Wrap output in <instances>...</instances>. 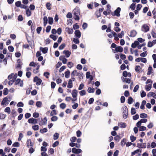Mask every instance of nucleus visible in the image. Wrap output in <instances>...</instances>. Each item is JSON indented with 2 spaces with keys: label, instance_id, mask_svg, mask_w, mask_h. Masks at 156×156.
I'll return each mask as SVG.
<instances>
[{
  "label": "nucleus",
  "instance_id": "f257e3e1",
  "mask_svg": "<svg viewBox=\"0 0 156 156\" xmlns=\"http://www.w3.org/2000/svg\"><path fill=\"white\" fill-rule=\"evenodd\" d=\"M73 12L74 16L75 17L74 18L75 20H79V16L80 14V11L79 9L78 8H75L73 10Z\"/></svg>",
  "mask_w": 156,
  "mask_h": 156
},
{
  "label": "nucleus",
  "instance_id": "f03ea898",
  "mask_svg": "<svg viewBox=\"0 0 156 156\" xmlns=\"http://www.w3.org/2000/svg\"><path fill=\"white\" fill-rule=\"evenodd\" d=\"M71 75L72 76H74L75 75L78 76L80 78L82 79L83 74L81 72L80 73L77 72V71L76 70H75L71 73Z\"/></svg>",
  "mask_w": 156,
  "mask_h": 156
},
{
  "label": "nucleus",
  "instance_id": "7ed1b4c3",
  "mask_svg": "<svg viewBox=\"0 0 156 156\" xmlns=\"http://www.w3.org/2000/svg\"><path fill=\"white\" fill-rule=\"evenodd\" d=\"M122 116L123 118L124 119H126L128 116V108L126 106H124L122 108Z\"/></svg>",
  "mask_w": 156,
  "mask_h": 156
},
{
  "label": "nucleus",
  "instance_id": "20e7f679",
  "mask_svg": "<svg viewBox=\"0 0 156 156\" xmlns=\"http://www.w3.org/2000/svg\"><path fill=\"white\" fill-rule=\"evenodd\" d=\"M149 27L146 24H144L141 27V30L145 33L147 32L149 30Z\"/></svg>",
  "mask_w": 156,
  "mask_h": 156
},
{
  "label": "nucleus",
  "instance_id": "39448f33",
  "mask_svg": "<svg viewBox=\"0 0 156 156\" xmlns=\"http://www.w3.org/2000/svg\"><path fill=\"white\" fill-rule=\"evenodd\" d=\"M33 81L34 82H36L37 86H39L41 83L42 80L37 76H36L34 78Z\"/></svg>",
  "mask_w": 156,
  "mask_h": 156
},
{
  "label": "nucleus",
  "instance_id": "423d86ee",
  "mask_svg": "<svg viewBox=\"0 0 156 156\" xmlns=\"http://www.w3.org/2000/svg\"><path fill=\"white\" fill-rule=\"evenodd\" d=\"M121 11V8L120 7H118L115 11L114 13H112V14L113 16H116L117 17H119L120 16V12Z\"/></svg>",
  "mask_w": 156,
  "mask_h": 156
},
{
  "label": "nucleus",
  "instance_id": "0eeeda50",
  "mask_svg": "<svg viewBox=\"0 0 156 156\" xmlns=\"http://www.w3.org/2000/svg\"><path fill=\"white\" fill-rule=\"evenodd\" d=\"M72 153L75 154H79L82 152L81 150L80 149H76V148H73L72 150Z\"/></svg>",
  "mask_w": 156,
  "mask_h": 156
},
{
  "label": "nucleus",
  "instance_id": "6e6552de",
  "mask_svg": "<svg viewBox=\"0 0 156 156\" xmlns=\"http://www.w3.org/2000/svg\"><path fill=\"white\" fill-rule=\"evenodd\" d=\"M28 122L30 123L35 124L37 123V120L36 119L31 118L28 119Z\"/></svg>",
  "mask_w": 156,
  "mask_h": 156
},
{
  "label": "nucleus",
  "instance_id": "1a4fd4ad",
  "mask_svg": "<svg viewBox=\"0 0 156 156\" xmlns=\"http://www.w3.org/2000/svg\"><path fill=\"white\" fill-rule=\"evenodd\" d=\"M9 101L7 97L4 98L1 103L2 105H3L5 104V103L8 104Z\"/></svg>",
  "mask_w": 156,
  "mask_h": 156
},
{
  "label": "nucleus",
  "instance_id": "9d476101",
  "mask_svg": "<svg viewBox=\"0 0 156 156\" xmlns=\"http://www.w3.org/2000/svg\"><path fill=\"white\" fill-rule=\"evenodd\" d=\"M26 144L27 145V146L28 148L32 147L33 145V144L31 142V140L30 139L27 140Z\"/></svg>",
  "mask_w": 156,
  "mask_h": 156
},
{
  "label": "nucleus",
  "instance_id": "9b49d317",
  "mask_svg": "<svg viewBox=\"0 0 156 156\" xmlns=\"http://www.w3.org/2000/svg\"><path fill=\"white\" fill-rule=\"evenodd\" d=\"M130 35H129L130 37H134L136 35L137 32L135 30H132L130 31Z\"/></svg>",
  "mask_w": 156,
  "mask_h": 156
},
{
  "label": "nucleus",
  "instance_id": "f8f14e48",
  "mask_svg": "<svg viewBox=\"0 0 156 156\" xmlns=\"http://www.w3.org/2000/svg\"><path fill=\"white\" fill-rule=\"evenodd\" d=\"M136 147L138 148H145L146 147V143L143 144L138 143Z\"/></svg>",
  "mask_w": 156,
  "mask_h": 156
},
{
  "label": "nucleus",
  "instance_id": "ddd939ff",
  "mask_svg": "<svg viewBox=\"0 0 156 156\" xmlns=\"http://www.w3.org/2000/svg\"><path fill=\"white\" fill-rule=\"evenodd\" d=\"M40 50L44 54H46L47 53L48 51V48L47 47L43 48L40 47Z\"/></svg>",
  "mask_w": 156,
  "mask_h": 156
},
{
  "label": "nucleus",
  "instance_id": "4468645a",
  "mask_svg": "<svg viewBox=\"0 0 156 156\" xmlns=\"http://www.w3.org/2000/svg\"><path fill=\"white\" fill-rule=\"evenodd\" d=\"M77 93L78 91L74 89L73 90L72 92V95L73 98H76V97L77 95Z\"/></svg>",
  "mask_w": 156,
  "mask_h": 156
},
{
  "label": "nucleus",
  "instance_id": "2eb2a0df",
  "mask_svg": "<svg viewBox=\"0 0 156 156\" xmlns=\"http://www.w3.org/2000/svg\"><path fill=\"white\" fill-rule=\"evenodd\" d=\"M75 36L78 38L80 37L81 34L80 31L78 30H77L75 31Z\"/></svg>",
  "mask_w": 156,
  "mask_h": 156
},
{
  "label": "nucleus",
  "instance_id": "dca6fc26",
  "mask_svg": "<svg viewBox=\"0 0 156 156\" xmlns=\"http://www.w3.org/2000/svg\"><path fill=\"white\" fill-rule=\"evenodd\" d=\"M63 54L66 55V57L67 58H68L70 56L71 53V52L68 50H65L63 51Z\"/></svg>",
  "mask_w": 156,
  "mask_h": 156
},
{
  "label": "nucleus",
  "instance_id": "f3484780",
  "mask_svg": "<svg viewBox=\"0 0 156 156\" xmlns=\"http://www.w3.org/2000/svg\"><path fill=\"white\" fill-rule=\"evenodd\" d=\"M115 51L117 52H122L123 51V48L122 47L120 46H118V47H117L116 48H115Z\"/></svg>",
  "mask_w": 156,
  "mask_h": 156
},
{
  "label": "nucleus",
  "instance_id": "a211bd4d",
  "mask_svg": "<svg viewBox=\"0 0 156 156\" xmlns=\"http://www.w3.org/2000/svg\"><path fill=\"white\" fill-rule=\"evenodd\" d=\"M139 44V43L137 41H135L131 45V47L133 48H135L136 46Z\"/></svg>",
  "mask_w": 156,
  "mask_h": 156
},
{
  "label": "nucleus",
  "instance_id": "6ab92c4d",
  "mask_svg": "<svg viewBox=\"0 0 156 156\" xmlns=\"http://www.w3.org/2000/svg\"><path fill=\"white\" fill-rule=\"evenodd\" d=\"M73 87V83L72 82V80H71V79H70V80H69L68 81L67 87L68 88H72Z\"/></svg>",
  "mask_w": 156,
  "mask_h": 156
},
{
  "label": "nucleus",
  "instance_id": "aec40b11",
  "mask_svg": "<svg viewBox=\"0 0 156 156\" xmlns=\"http://www.w3.org/2000/svg\"><path fill=\"white\" fill-rule=\"evenodd\" d=\"M118 125L120 126L121 128H124L126 127V125L124 122H120L118 124Z\"/></svg>",
  "mask_w": 156,
  "mask_h": 156
},
{
  "label": "nucleus",
  "instance_id": "412c9836",
  "mask_svg": "<svg viewBox=\"0 0 156 156\" xmlns=\"http://www.w3.org/2000/svg\"><path fill=\"white\" fill-rule=\"evenodd\" d=\"M111 12V10L110 9H107L106 11H104L103 12V14L107 16L108 14L109 15Z\"/></svg>",
  "mask_w": 156,
  "mask_h": 156
},
{
  "label": "nucleus",
  "instance_id": "4be33fe9",
  "mask_svg": "<svg viewBox=\"0 0 156 156\" xmlns=\"http://www.w3.org/2000/svg\"><path fill=\"white\" fill-rule=\"evenodd\" d=\"M146 103V101L145 100H143L142 102V103L140 106V109H144V105H145Z\"/></svg>",
  "mask_w": 156,
  "mask_h": 156
},
{
  "label": "nucleus",
  "instance_id": "5701e85b",
  "mask_svg": "<svg viewBox=\"0 0 156 156\" xmlns=\"http://www.w3.org/2000/svg\"><path fill=\"white\" fill-rule=\"evenodd\" d=\"M87 92L90 93H93L95 91V89L91 87H89L87 89Z\"/></svg>",
  "mask_w": 156,
  "mask_h": 156
},
{
  "label": "nucleus",
  "instance_id": "b1692460",
  "mask_svg": "<svg viewBox=\"0 0 156 156\" xmlns=\"http://www.w3.org/2000/svg\"><path fill=\"white\" fill-rule=\"evenodd\" d=\"M66 29H67V32L69 34H72L73 33V30L72 28H69L68 27L67 28H66Z\"/></svg>",
  "mask_w": 156,
  "mask_h": 156
},
{
  "label": "nucleus",
  "instance_id": "393cba45",
  "mask_svg": "<svg viewBox=\"0 0 156 156\" xmlns=\"http://www.w3.org/2000/svg\"><path fill=\"white\" fill-rule=\"evenodd\" d=\"M134 101L133 99L131 97H129L128 99V103L129 104H131Z\"/></svg>",
  "mask_w": 156,
  "mask_h": 156
},
{
  "label": "nucleus",
  "instance_id": "a878e982",
  "mask_svg": "<svg viewBox=\"0 0 156 156\" xmlns=\"http://www.w3.org/2000/svg\"><path fill=\"white\" fill-rule=\"evenodd\" d=\"M59 134L58 133H55L53 135V139L54 140L58 139L59 137Z\"/></svg>",
  "mask_w": 156,
  "mask_h": 156
},
{
  "label": "nucleus",
  "instance_id": "bb28decb",
  "mask_svg": "<svg viewBox=\"0 0 156 156\" xmlns=\"http://www.w3.org/2000/svg\"><path fill=\"white\" fill-rule=\"evenodd\" d=\"M70 73V71L69 70L66 71L65 73V77L66 78H69V77Z\"/></svg>",
  "mask_w": 156,
  "mask_h": 156
},
{
  "label": "nucleus",
  "instance_id": "cd10ccee",
  "mask_svg": "<svg viewBox=\"0 0 156 156\" xmlns=\"http://www.w3.org/2000/svg\"><path fill=\"white\" fill-rule=\"evenodd\" d=\"M48 19V23L50 25H52L53 22V19L52 17H49Z\"/></svg>",
  "mask_w": 156,
  "mask_h": 156
},
{
  "label": "nucleus",
  "instance_id": "c85d7f7f",
  "mask_svg": "<svg viewBox=\"0 0 156 156\" xmlns=\"http://www.w3.org/2000/svg\"><path fill=\"white\" fill-rule=\"evenodd\" d=\"M36 106L38 108H41V107L42 103L40 101H37L36 104Z\"/></svg>",
  "mask_w": 156,
  "mask_h": 156
},
{
  "label": "nucleus",
  "instance_id": "c756f323",
  "mask_svg": "<svg viewBox=\"0 0 156 156\" xmlns=\"http://www.w3.org/2000/svg\"><path fill=\"white\" fill-rule=\"evenodd\" d=\"M151 88V85L150 84H149L146 86L145 89L147 91H149Z\"/></svg>",
  "mask_w": 156,
  "mask_h": 156
},
{
  "label": "nucleus",
  "instance_id": "7c9ffc66",
  "mask_svg": "<svg viewBox=\"0 0 156 156\" xmlns=\"http://www.w3.org/2000/svg\"><path fill=\"white\" fill-rule=\"evenodd\" d=\"M48 130L46 128H44L43 129H41L40 130V132L41 133H46L47 132Z\"/></svg>",
  "mask_w": 156,
  "mask_h": 156
},
{
  "label": "nucleus",
  "instance_id": "2f4dec72",
  "mask_svg": "<svg viewBox=\"0 0 156 156\" xmlns=\"http://www.w3.org/2000/svg\"><path fill=\"white\" fill-rule=\"evenodd\" d=\"M126 139L125 138L123 139L121 141V145L122 146H124L126 144Z\"/></svg>",
  "mask_w": 156,
  "mask_h": 156
},
{
  "label": "nucleus",
  "instance_id": "473e14b6",
  "mask_svg": "<svg viewBox=\"0 0 156 156\" xmlns=\"http://www.w3.org/2000/svg\"><path fill=\"white\" fill-rule=\"evenodd\" d=\"M79 94L80 96H83L86 94V91L85 90H83L80 91Z\"/></svg>",
  "mask_w": 156,
  "mask_h": 156
},
{
  "label": "nucleus",
  "instance_id": "72a5a7b5",
  "mask_svg": "<svg viewBox=\"0 0 156 156\" xmlns=\"http://www.w3.org/2000/svg\"><path fill=\"white\" fill-rule=\"evenodd\" d=\"M141 150H140V149H137L134 151L132 152V154L133 155H134L135 154L138 153L139 152H141Z\"/></svg>",
  "mask_w": 156,
  "mask_h": 156
},
{
  "label": "nucleus",
  "instance_id": "f704fd0d",
  "mask_svg": "<svg viewBox=\"0 0 156 156\" xmlns=\"http://www.w3.org/2000/svg\"><path fill=\"white\" fill-rule=\"evenodd\" d=\"M50 37L54 41H56L58 37L57 36H56L53 34L50 35Z\"/></svg>",
  "mask_w": 156,
  "mask_h": 156
},
{
  "label": "nucleus",
  "instance_id": "c9c22d12",
  "mask_svg": "<svg viewBox=\"0 0 156 156\" xmlns=\"http://www.w3.org/2000/svg\"><path fill=\"white\" fill-rule=\"evenodd\" d=\"M147 55V52L146 51H145L143 53H141L140 54V56L141 57H146Z\"/></svg>",
  "mask_w": 156,
  "mask_h": 156
},
{
  "label": "nucleus",
  "instance_id": "e433bc0d",
  "mask_svg": "<svg viewBox=\"0 0 156 156\" xmlns=\"http://www.w3.org/2000/svg\"><path fill=\"white\" fill-rule=\"evenodd\" d=\"M152 69V67L151 66H150L148 68V72L147 74L148 75H150L151 73V71Z\"/></svg>",
  "mask_w": 156,
  "mask_h": 156
},
{
  "label": "nucleus",
  "instance_id": "4c0bfd02",
  "mask_svg": "<svg viewBox=\"0 0 156 156\" xmlns=\"http://www.w3.org/2000/svg\"><path fill=\"white\" fill-rule=\"evenodd\" d=\"M147 115L144 113H142L140 114V117L141 118H146L147 117Z\"/></svg>",
  "mask_w": 156,
  "mask_h": 156
},
{
  "label": "nucleus",
  "instance_id": "58836bf2",
  "mask_svg": "<svg viewBox=\"0 0 156 156\" xmlns=\"http://www.w3.org/2000/svg\"><path fill=\"white\" fill-rule=\"evenodd\" d=\"M32 128L34 130H37L39 129V126L38 125H34L32 126Z\"/></svg>",
  "mask_w": 156,
  "mask_h": 156
},
{
  "label": "nucleus",
  "instance_id": "ea45409f",
  "mask_svg": "<svg viewBox=\"0 0 156 156\" xmlns=\"http://www.w3.org/2000/svg\"><path fill=\"white\" fill-rule=\"evenodd\" d=\"M5 112H7L8 114H10L11 112L10 108L9 107H7L5 109Z\"/></svg>",
  "mask_w": 156,
  "mask_h": 156
},
{
  "label": "nucleus",
  "instance_id": "a19ab883",
  "mask_svg": "<svg viewBox=\"0 0 156 156\" xmlns=\"http://www.w3.org/2000/svg\"><path fill=\"white\" fill-rule=\"evenodd\" d=\"M124 34V33L123 31H122L120 33H119L118 34V36L119 38H122Z\"/></svg>",
  "mask_w": 156,
  "mask_h": 156
},
{
  "label": "nucleus",
  "instance_id": "79ce46f5",
  "mask_svg": "<svg viewBox=\"0 0 156 156\" xmlns=\"http://www.w3.org/2000/svg\"><path fill=\"white\" fill-rule=\"evenodd\" d=\"M8 89L7 88H5L3 90V94L4 95H7L8 94Z\"/></svg>",
  "mask_w": 156,
  "mask_h": 156
},
{
  "label": "nucleus",
  "instance_id": "37998d69",
  "mask_svg": "<svg viewBox=\"0 0 156 156\" xmlns=\"http://www.w3.org/2000/svg\"><path fill=\"white\" fill-rule=\"evenodd\" d=\"M136 137L134 136L133 135L131 136L130 137V139L132 142H134V141L136 140Z\"/></svg>",
  "mask_w": 156,
  "mask_h": 156
},
{
  "label": "nucleus",
  "instance_id": "c03bdc74",
  "mask_svg": "<svg viewBox=\"0 0 156 156\" xmlns=\"http://www.w3.org/2000/svg\"><path fill=\"white\" fill-rule=\"evenodd\" d=\"M131 113L132 115H134L136 113V110L134 108H132L131 110Z\"/></svg>",
  "mask_w": 156,
  "mask_h": 156
},
{
  "label": "nucleus",
  "instance_id": "a18cd8bd",
  "mask_svg": "<svg viewBox=\"0 0 156 156\" xmlns=\"http://www.w3.org/2000/svg\"><path fill=\"white\" fill-rule=\"evenodd\" d=\"M8 49L10 52H12L13 51L14 48L12 46H9L8 47Z\"/></svg>",
  "mask_w": 156,
  "mask_h": 156
},
{
  "label": "nucleus",
  "instance_id": "49530a36",
  "mask_svg": "<svg viewBox=\"0 0 156 156\" xmlns=\"http://www.w3.org/2000/svg\"><path fill=\"white\" fill-rule=\"evenodd\" d=\"M21 4V2L20 1H17L15 3V5L17 7H20Z\"/></svg>",
  "mask_w": 156,
  "mask_h": 156
},
{
  "label": "nucleus",
  "instance_id": "de8ad7c7",
  "mask_svg": "<svg viewBox=\"0 0 156 156\" xmlns=\"http://www.w3.org/2000/svg\"><path fill=\"white\" fill-rule=\"evenodd\" d=\"M51 4L49 2H47L46 4V6L48 10H50L51 9Z\"/></svg>",
  "mask_w": 156,
  "mask_h": 156
},
{
  "label": "nucleus",
  "instance_id": "09e8293b",
  "mask_svg": "<svg viewBox=\"0 0 156 156\" xmlns=\"http://www.w3.org/2000/svg\"><path fill=\"white\" fill-rule=\"evenodd\" d=\"M26 14L27 16H29L31 15V12L29 9L27 10Z\"/></svg>",
  "mask_w": 156,
  "mask_h": 156
},
{
  "label": "nucleus",
  "instance_id": "8fccbe9b",
  "mask_svg": "<svg viewBox=\"0 0 156 156\" xmlns=\"http://www.w3.org/2000/svg\"><path fill=\"white\" fill-rule=\"evenodd\" d=\"M33 116L34 118H37L39 117V115L37 112H34L33 114Z\"/></svg>",
  "mask_w": 156,
  "mask_h": 156
},
{
  "label": "nucleus",
  "instance_id": "3c124183",
  "mask_svg": "<svg viewBox=\"0 0 156 156\" xmlns=\"http://www.w3.org/2000/svg\"><path fill=\"white\" fill-rule=\"evenodd\" d=\"M76 133L77 136L78 137H80L82 134L81 132L79 130L77 131Z\"/></svg>",
  "mask_w": 156,
  "mask_h": 156
},
{
  "label": "nucleus",
  "instance_id": "603ef678",
  "mask_svg": "<svg viewBox=\"0 0 156 156\" xmlns=\"http://www.w3.org/2000/svg\"><path fill=\"white\" fill-rule=\"evenodd\" d=\"M21 80L20 79H17L15 81V83H14L15 85H16L19 84L21 82Z\"/></svg>",
  "mask_w": 156,
  "mask_h": 156
},
{
  "label": "nucleus",
  "instance_id": "864d4df0",
  "mask_svg": "<svg viewBox=\"0 0 156 156\" xmlns=\"http://www.w3.org/2000/svg\"><path fill=\"white\" fill-rule=\"evenodd\" d=\"M56 115V112L55 110H53L50 113V115L52 116Z\"/></svg>",
  "mask_w": 156,
  "mask_h": 156
},
{
  "label": "nucleus",
  "instance_id": "5fc2aeb1",
  "mask_svg": "<svg viewBox=\"0 0 156 156\" xmlns=\"http://www.w3.org/2000/svg\"><path fill=\"white\" fill-rule=\"evenodd\" d=\"M73 28L74 30L78 29L79 28V26L77 25V23H75L73 25Z\"/></svg>",
  "mask_w": 156,
  "mask_h": 156
},
{
  "label": "nucleus",
  "instance_id": "6e6d98bb",
  "mask_svg": "<svg viewBox=\"0 0 156 156\" xmlns=\"http://www.w3.org/2000/svg\"><path fill=\"white\" fill-rule=\"evenodd\" d=\"M60 107L61 108L64 109L66 107V105L64 103H62L60 105Z\"/></svg>",
  "mask_w": 156,
  "mask_h": 156
},
{
  "label": "nucleus",
  "instance_id": "4d7b16f0",
  "mask_svg": "<svg viewBox=\"0 0 156 156\" xmlns=\"http://www.w3.org/2000/svg\"><path fill=\"white\" fill-rule=\"evenodd\" d=\"M139 88V86L138 85H136L134 87V88L133 90V91L134 92H136L138 90Z\"/></svg>",
  "mask_w": 156,
  "mask_h": 156
},
{
  "label": "nucleus",
  "instance_id": "13d9d810",
  "mask_svg": "<svg viewBox=\"0 0 156 156\" xmlns=\"http://www.w3.org/2000/svg\"><path fill=\"white\" fill-rule=\"evenodd\" d=\"M73 41L75 44H79L80 42L79 41L77 38H73Z\"/></svg>",
  "mask_w": 156,
  "mask_h": 156
},
{
  "label": "nucleus",
  "instance_id": "bf43d9fd",
  "mask_svg": "<svg viewBox=\"0 0 156 156\" xmlns=\"http://www.w3.org/2000/svg\"><path fill=\"white\" fill-rule=\"evenodd\" d=\"M58 117L56 116H52L51 118V120L52 121H55L57 120Z\"/></svg>",
  "mask_w": 156,
  "mask_h": 156
},
{
  "label": "nucleus",
  "instance_id": "052dcab7",
  "mask_svg": "<svg viewBox=\"0 0 156 156\" xmlns=\"http://www.w3.org/2000/svg\"><path fill=\"white\" fill-rule=\"evenodd\" d=\"M139 118V116L138 114H136L135 115L133 116V119L134 120H136Z\"/></svg>",
  "mask_w": 156,
  "mask_h": 156
},
{
  "label": "nucleus",
  "instance_id": "680f3d73",
  "mask_svg": "<svg viewBox=\"0 0 156 156\" xmlns=\"http://www.w3.org/2000/svg\"><path fill=\"white\" fill-rule=\"evenodd\" d=\"M146 128L145 126H141L139 128V130L140 131L145 130L146 129Z\"/></svg>",
  "mask_w": 156,
  "mask_h": 156
},
{
  "label": "nucleus",
  "instance_id": "e2e57ef3",
  "mask_svg": "<svg viewBox=\"0 0 156 156\" xmlns=\"http://www.w3.org/2000/svg\"><path fill=\"white\" fill-rule=\"evenodd\" d=\"M87 27V24L86 23H84L82 25V27L83 29L85 30Z\"/></svg>",
  "mask_w": 156,
  "mask_h": 156
},
{
  "label": "nucleus",
  "instance_id": "0e129e2a",
  "mask_svg": "<svg viewBox=\"0 0 156 156\" xmlns=\"http://www.w3.org/2000/svg\"><path fill=\"white\" fill-rule=\"evenodd\" d=\"M50 75V73L48 72H44V76H45L46 78L48 79L49 78L48 76Z\"/></svg>",
  "mask_w": 156,
  "mask_h": 156
},
{
  "label": "nucleus",
  "instance_id": "69168bd1",
  "mask_svg": "<svg viewBox=\"0 0 156 156\" xmlns=\"http://www.w3.org/2000/svg\"><path fill=\"white\" fill-rule=\"evenodd\" d=\"M23 104L22 102H20L18 103L17 105V106L18 107H23Z\"/></svg>",
  "mask_w": 156,
  "mask_h": 156
},
{
  "label": "nucleus",
  "instance_id": "338daca9",
  "mask_svg": "<svg viewBox=\"0 0 156 156\" xmlns=\"http://www.w3.org/2000/svg\"><path fill=\"white\" fill-rule=\"evenodd\" d=\"M41 29H42V27H37V30H36L37 33L38 34H40L41 30Z\"/></svg>",
  "mask_w": 156,
  "mask_h": 156
},
{
  "label": "nucleus",
  "instance_id": "774afa93",
  "mask_svg": "<svg viewBox=\"0 0 156 156\" xmlns=\"http://www.w3.org/2000/svg\"><path fill=\"white\" fill-rule=\"evenodd\" d=\"M121 102V103H124L125 101V98L124 96H122L120 98Z\"/></svg>",
  "mask_w": 156,
  "mask_h": 156
}]
</instances>
